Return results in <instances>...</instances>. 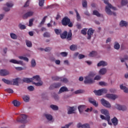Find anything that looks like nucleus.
<instances>
[{
    "label": "nucleus",
    "instance_id": "obj_27",
    "mask_svg": "<svg viewBox=\"0 0 128 128\" xmlns=\"http://www.w3.org/2000/svg\"><path fill=\"white\" fill-rule=\"evenodd\" d=\"M120 90H122L124 92H128V89L126 87V86H124V85L121 84L120 85Z\"/></svg>",
    "mask_w": 128,
    "mask_h": 128
},
{
    "label": "nucleus",
    "instance_id": "obj_16",
    "mask_svg": "<svg viewBox=\"0 0 128 128\" xmlns=\"http://www.w3.org/2000/svg\"><path fill=\"white\" fill-rule=\"evenodd\" d=\"M64 92H68V89L66 86H62L59 90L58 94H60Z\"/></svg>",
    "mask_w": 128,
    "mask_h": 128
},
{
    "label": "nucleus",
    "instance_id": "obj_12",
    "mask_svg": "<svg viewBox=\"0 0 128 128\" xmlns=\"http://www.w3.org/2000/svg\"><path fill=\"white\" fill-rule=\"evenodd\" d=\"M87 34L88 36L87 37L88 40H90L92 38V36L94 34V30H92V28H90L88 30Z\"/></svg>",
    "mask_w": 128,
    "mask_h": 128
},
{
    "label": "nucleus",
    "instance_id": "obj_30",
    "mask_svg": "<svg viewBox=\"0 0 128 128\" xmlns=\"http://www.w3.org/2000/svg\"><path fill=\"white\" fill-rule=\"evenodd\" d=\"M10 36L12 40H17L18 36L14 33H10Z\"/></svg>",
    "mask_w": 128,
    "mask_h": 128
},
{
    "label": "nucleus",
    "instance_id": "obj_1",
    "mask_svg": "<svg viewBox=\"0 0 128 128\" xmlns=\"http://www.w3.org/2000/svg\"><path fill=\"white\" fill-rule=\"evenodd\" d=\"M94 76H96L94 72H90L88 76L84 77V84H94V82L93 78Z\"/></svg>",
    "mask_w": 128,
    "mask_h": 128
},
{
    "label": "nucleus",
    "instance_id": "obj_28",
    "mask_svg": "<svg viewBox=\"0 0 128 128\" xmlns=\"http://www.w3.org/2000/svg\"><path fill=\"white\" fill-rule=\"evenodd\" d=\"M120 26H128V23L126 21L121 20L120 24Z\"/></svg>",
    "mask_w": 128,
    "mask_h": 128
},
{
    "label": "nucleus",
    "instance_id": "obj_5",
    "mask_svg": "<svg viewBox=\"0 0 128 128\" xmlns=\"http://www.w3.org/2000/svg\"><path fill=\"white\" fill-rule=\"evenodd\" d=\"M100 102L104 106H105V108H110L112 106L110 104V102H108V101L106 100L104 98L101 99Z\"/></svg>",
    "mask_w": 128,
    "mask_h": 128
},
{
    "label": "nucleus",
    "instance_id": "obj_51",
    "mask_svg": "<svg viewBox=\"0 0 128 128\" xmlns=\"http://www.w3.org/2000/svg\"><path fill=\"white\" fill-rule=\"evenodd\" d=\"M5 92H6L8 94H12L14 92V90L10 88H7L5 90Z\"/></svg>",
    "mask_w": 128,
    "mask_h": 128
},
{
    "label": "nucleus",
    "instance_id": "obj_9",
    "mask_svg": "<svg viewBox=\"0 0 128 128\" xmlns=\"http://www.w3.org/2000/svg\"><path fill=\"white\" fill-rule=\"evenodd\" d=\"M10 74V71L6 70H0V76H8Z\"/></svg>",
    "mask_w": 128,
    "mask_h": 128
},
{
    "label": "nucleus",
    "instance_id": "obj_63",
    "mask_svg": "<svg viewBox=\"0 0 128 128\" xmlns=\"http://www.w3.org/2000/svg\"><path fill=\"white\" fill-rule=\"evenodd\" d=\"M4 10L5 12H10V8L9 7H4Z\"/></svg>",
    "mask_w": 128,
    "mask_h": 128
},
{
    "label": "nucleus",
    "instance_id": "obj_11",
    "mask_svg": "<svg viewBox=\"0 0 128 128\" xmlns=\"http://www.w3.org/2000/svg\"><path fill=\"white\" fill-rule=\"evenodd\" d=\"M115 108L118 110H126V106H122V105H120L118 104H116L115 105Z\"/></svg>",
    "mask_w": 128,
    "mask_h": 128
},
{
    "label": "nucleus",
    "instance_id": "obj_24",
    "mask_svg": "<svg viewBox=\"0 0 128 128\" xmlns=\"http://www.w3.org/2000/svg\"><path fill=\"white\" fill-rule=\"evenodd\" d=\"M2 82H4V84H11L12 85V81H10L8 80H6V78L2 79Z\"/></svg>",
    "mask_w": 128,
    "mask_h": 128
},
{
    "label": "nucleus",
    "instance_id": "obj_8",
    "mask_svg": "<svg viewBox=\"0 0 128 128\" xmlns=\"http://www.w3.org/2000/svg\"><path fill=\"white\" fill-rule=\"evenodd\" d=\"M100 118L102 120H107L108 124L110 126H112V123L110 122V116H106V117L103 115H100Z\"/></svg>",
    "mask_w": 128,
    "mask_h": 128
},
{
    "label": "nucleus",
    "instance_id": "obj_53",
    "mask_svg": "<svg viewBox=\"0 0 128 128\" xmlns=\"http://www.w3.org/2000/svg\"><path fill=\"white\" fill-rule=\"evenodd\" d=\"M128 0H122L121 2L122 6H126V4H128Z\"/></svg>",
    "mask_w": 128,
    "mask_h": 128
},
{
    "label": "nucleus",
    "instance_id": "obj_3",
    "mask_svg": "<svg viewBox=\"0 0 128 128\" xmlns=\"http://www.w3.org/2000/svg\"><path fill=\"white\" fill-rule=\"evenodd\" d=\"M62 26H68L69 28H72L74 26L72 22H70V19L68 18V17H64L62 18Z\"/></svg>",
    "mask_w": 128,
    "mask_h": 128
},
{
    "label": "nucleus",
    "instance_id": "obj_6",
    "mask_svg": "<svg viewBox=\"0 0 128 128\" xmlns=\"http://www.w3.org/2000/svg\"><path fill=\"white\" fill-rule=\"evenodd\" d=\"M62 86V83L60 82H57V83H54L52 84L50 87V90H54V88H60Z\"/></svg>",
    "mask_w": 128,
    "mask_h": 128
},
{
    "label": "nucleus",
    "instance_id": "obj_7",
    "mask_svg": "<svg viewBox=\"0 0 128 128\" xmlns=\"http://www.w3.org/2000/svg\"><path fill=\"white\" fill-rule=\"evenodd\" d=\"M21 119L20 120H17V122H20L22 124L26 123V118L28 116L26 114H22L20 116Z\"/></svg>",
    "mask_w": 128,
    "mask_h": 128
},
{
    "label": "nucleus",
    "instance_id": "obj_60",
    "mask_svg": "<svg viewBox=\"0 0 128 128\" xmlns=\"http://www.w3.org/2000/svg\"><path fill=\"white\" fill-rule=\"evenodd\" d=\"M61 56H68V53L66 52H62L60 53Z\"/></svg>",
    "mask_w": 128,
    "mask_h": 128
},
{
    "label": "nucleus",
    "instance_id": "obj_2",
    "mask_svg": "<svg viewBox=\"0 0 128 128\" xmlns=\"http://www.w3.org/2000/svg\"><path fill=\"white\" fill-rule=\"evenodd\" d=\"M60 36L62 40L66 38L68 40H71L72 36V30H69L68 34V32L64 31L62 34H60Z\"/></svg>",
    "mask_w": 128,
    "mask_h": 128
},
{
    "label": "nucleus",
    "instance_id": "obj_23",
    "mask_svg": "<svg viewBox=\"0 0 128 128\" xmlns=\"http://www.w3.org/2000/svg\"><path fill=\"white\" fill-rule=\"evenodd\" d=\"M18 80H20V78H18L13 79L12 80V84H13V86H18Z\"/></svg>",
    "mask_w": 128,
    "mask_h": 128
},
{
    "label": "nucleus",
    "instance_id": "obj_56",
    "mask_svg": "<svg viewBox=\"0 0 128 128\" xmlns=\"http://www.w3.org/2000/svg\"><path fill=\"white\" fill-rule=\"evenodd\" d=\"M48 18L47 16H44V18H42V20L41 21L40 24H44V22H46V19Z\"/></svg>",
    "mask_w": 128,
    "mask_h": 128
},
{
    "label": "nucleus",
    "instance_id": "obj_62",
    "mask_svg": "<svg viewBox=\"0 0 128 128\" xmlns=\"http://www.w3.org/2000/svg\"><path fill=\"white\" fill-rule=\"evenodd\" d=\"M100 80V76H96L94 78V80Z\"/></svg>",
    "mask_w": 128,
    "mask_h": 128
},
{
    "label": "nucleus",
    "instance_id": "obj_38",
    "mask_svg": "<svg viewBox=\"0 0 128 128\" xmlns=\"http://www.w3.org/2000/svg\"><path fill=\"white\" fill-rule=\"evenodd\" d=\"M82 6L83 8H88V2H86V0H82Z\"/></svg>",
    "mask_w": 128,
    "mask_h": 128
},
{
    "label": "nucleus",
    "instance_id": "obj_57",
    "mask_svg": "<svg viewBox=\"0 0 128 128\" xmlns=\"http://www.w3.org/2000/svg\"><path fill=\"white\" fill-rule=\"evenodd\" d=\"M82 128H90V124H82Z\"/></svg>",
    "mask_w": 128,
    "mask_h": 128
},
{
    "label": "nucleus",
    "instance_id": "obj_54",
    "mask_svg": "<svg viewBox=\"0 0 128 128\" xmlns=\"http://www.w3.org/2000/svg\"><path fill=\"white\" fill-rule=\"evenodd\" d=\"M18 27L20 30H26V26L22 24H20Z\"/></svg>",
    "mask_w": 128,
    "mask_h": 128
},
{
    "label": "nucleus",
    "instance_id": "obj_48",
    "mask_svg": "<svg viewBox=\"0 0 128 128\" xmlns=\"http://www.w3.org/2000/svg\"><path fill=\"white\" fill-rule=\"evenodd\" d=\"M72 124H73L72 122H70L68 124H66L64 126H62L61 128H70V126H72Z\"/></svg>",
    "mask_w": 128,
    "mask_h": 128
},
{
    "label": "nucleus",
    "instance_id": "obj_45",
    "mask_svg": "<svg viewBox=\"0 0 128 128\" xmlns=\"http://www.w3.org/2000/svg\"><path fill=\"white\" fill-rule=\"evenodd\" d=\"M6 6L8 8H12L14 6V3L12 2H6Z\"/></svg>",
    "mask_w": 128,
    "mask_h": 128
},
{
    "label": "nucleus",
    "instance_id": "obj_14",
    "mask_svg": "<svg viewBox=\"0 0 128 128\" xmlns=\"http://www.w3.org/2000/svg\"><path fill=\"white\" fill-rule=\"evenodd\" d=\"M86 106L84 105H80L78 106V110L80 114H82L84 110H86Z\"/></svg>",
    "mask_w": 128,
    "mask_h": 128
},
{
    "label": "nucleus",
    "instance_id": "obj_35",
    "mask_svg": "<svg viewBox=\"0 0 128 128\" xmlns=\"http://www.w3.org/2000/svg\"><path fill=\"white\" fill-rule=\"evenodd\" d=\"M55 34H57L58 36V34H62V30L61 29H57V28H55L54 29Z\"/></svg>",
    "mask_w": 128,
    "mask_h": 128
},
{
    "label": "nucleus",
    "instance_id": "obj_25",
    "mask_svg": "<svg viewBox=\"0 0 128 128\" xmlns=\"http://www.w3.org/2000/svg\"><path fill=\"white\" fill-rule=\"evenodd\" d=\"M74 106L70 107L68 112V114H74Z\"/></svg>",
    "mask_w": 128,
    "mask_h": 128
},
{
    "label": "nucleus",
    "instance_id": "obj_40",
    "mask_svg": "<svg viewBox=\"0 0 128 128\" xmlns=\"http://www.w3.org/2000/svg\"><path fill=\"white\" fill-rule=\"evenodd\" d=\"M60 82H64V84H66L68 82V80L66 78L64 77H60Z\"/></svg>",
    "mask_w": 128,
    "mask_h": 128
},
{
    "label": "nucleus",
    "instance_id": "obj_20",
    "mask_svg": "<svg viewBox=\"0 0 128 128\" xmlns=\"http://www.w3.org/2000/svg\"><path fill=\"white\" fill-rule=\"evenodd\" d=\"M98 66H108V63L104 61H100L98 64Z\"/></svg>",
    "mask_w": 128,
    "mask_h": 128
},
{
    "label": "nucleus",
    "instance_id": "obj_32",
    "mask_svg": "<svg viewBox=\"0 0 128 128\" xmlns=\"http://www.w3.org/2000/svg\"><path fill=\"white\" fill-rule=\"evenodd\" d=\"M33 84H34V86H41L43 82L42 81H41V80H40V81H39L38 82H33Z\"/></svg>",
    "mask_w": 128,
    "mask_h": 128
},
{
    "label": "nucleus",
    "instance_id": "obj_19",
    "mask_svg": "<svg viewBox=\"0 0 128 128\" xmlns=\"http://www.w3.org/2000/svg\"><path fill=\"white\" fill-rule=\"evenodd\" d=\"M100 112L102 114H104L106 116H110V114L108 113V110L105 109H102L100 110Z\"/></svg>",
    "mask_w": 128,
    "mask_h": 128
},
{
    "label": "nucleus",
    "instance_id": "obj_33",
    "mask_svg": "<svg viewBox=\"0 0 128 128\" xmlns=\"http://www.w3.org/2000/svg\"><path fill=\"white\" fill-rule=\"evenodd\" d=\"M45 116L48 120H52V116L50 114H46Z\"/></svg>",
    "mask_w": 128,
    "mask_h": 128
},
{
    "label": "nucleus",
    "instance_id": "obj_43",
    "mask_svg": "<svg viewBox=\"0 0 128 128\" xmlns=\"http://www.w3.org/2000/svg\"><path fill=\"white\" fill-rule=\"evenodd\" d=\"M31 66L32 68H34V66H36V60H34V59H32L31 61Z\"/></svg>",
    "mask_w": 128,
    "mask_h": 128
},
{
    "label": "nucleus",
    "instance_id": "obj_49",
    "mask_svg": "<svg viewBox=\"0 0 128 128\" xmlns=\"http://www.w3.org/2000/svg\"><path fill=\"white\" fill-rule=\"evenodd\" d=\"M87 30H88L87 28H84V29L81 30V34H84V36H86V34Z\"/></svg>",
    "mask_w": 128,
    "mask_h": 128
},
{
    "label": "nucleus",
    "instance_id": "obj_22",
    "mask_svg": "<svg viewBox=\"0 0 128 128\" xmlns=\"http://www.w3.org/2000/svg\"><path fill=\"white\" fill-rule=\"evenodd\" d=\"M106 72H107L106 68H102L100 70L99 74H100L104 75L106 73Z\"/></svg>",
    "mask_w": 128,
    "mask_h": 128
},
{
    "label": "nucleus",
    "instance_id": "obj_31",
    "mask_svg": "<svg viewBox=\"0 0 128 128\" xmlns=\"http://www.w3.org/2000/svg\"><path fill=\"white\" fill-rule=\"evenodd\" d=\"M26 44L28 48H32V42L28 40H26Z\"/></svg>",
    "mask_w": 128,
    "mask_h": 128
},
{
    "label": "nucleus",
    "instance_id": "obj_59",
    "mask_svg": "<svg viewBox=\"0 0 128 128\" xmlns=\"http://www.w3.org/2000/svg\"><path fill=\"white\" fill-rule=\"evenodd\" d=\"M28 90H30V92H32V90H34V88L30 86L28 87Z\"/></svg>",
    "mask_w": 128,
    "mask_h": 128
},
{
    "label": "nucleus",
    "instance_id": "obj_10",
    "mask_svg": "<svg viewBox=\"0 0 128 128\" xmlns=\"http://www.w3.org/2000/svg\"><path fill=\"white\" fill-rule=\"evenodd\" d=\"M34 16V12H28L24 15H23L22 18L24 20H26V18H30V16Z\"/></svg>",
    "mask_w": 128,
    "mask_h": 128
},
{
    "label": "nucleus",
    "instance_id": "obj_42",
    "mask_svg": "<svg viewBox=\"0 0 128 128\" xmlns=\"http://www.w3.org/2000/svg\"><path fill=\"white\" fill-rule=\"evenodd\" d=\"M120 46L118 42H116L115 44L114 45V48L116 50H119L120 48Z\"/></svg>",
    "mask_w": 128,
    "mask_h": 128
},
{
    "label": "nucleus",
    "instance_id": "obj_17",
    "mask_svg": "<svg viewBox=\"0 0 128 128\" xmlns=\"http://www.w3.org/2000/svg\"><path fill=\"white\" fill-rule=\"evenodd\" d=\"M10 62H11L12 64H22V62L20 60L18 61L14 59H12L10 60Z\"/></svg>",
    "mask_w": 128,
    "mask_h": 128
},
{
    "label": "nucleus",
    "instance_id": "obj_29",
    "mask_svg": "<svg viewBox=\"0 0 128 128\" xmlns=\"http://www.w3.org/2000/svg\"><path fill=\"white\" fill-rule=\"evenodd\" d=\"M12 104L14 106H20V102L16 100H14Z\"/></svg>",
    "mask_w": 128,
    "mask_h": 128
},
{
    "label": "nucleus",
    "instance_id": "obj_61",
    "mask_svg": "<svg viewBox=\"0 0 128 128\" xmlns=\"http://www.w3.org/2000/svg\"><path fill=\"white\" fill-rule=\"evenodd\" d=\"M74 94H82V90H77L75 91Z\"/></svg>",
    "mask_w": 128,
    "mask_h": 128
},
{
    "label": "nucleus",
    "instance_id": "obj_18",
    "mask_svg": "<svg viewBox=\"0 0 128 128\" xmlns=\"http://www.w3.org/2000/svg\"><path fill=\"white\" fill-rule=\"evenodd\" d=\"M32 79V82H40V77L39 76H33V78H31Z\"/></svg>",
    "mask_w": 128,
    "mask_h": 128
},
{
    "label": "nucleus",
    "instance_id": "obj_37",
    "mask_svg": "<svg viewBox=\"0 0 128 128\" xmlns=\"http://www.w3.org/2000/svg\"><path fill=\"white\" fill-rule=\"evenodd\" d=\"M96 54H98V52H96V51H92L89 54V56H90L92 58L94 56H96Z\"/></svg>",
    "mask_w": 128,
    "mask_h": 128
},
{
    "label": "nucleus",
    "instance_id": "obj_47",
    "mask_svg": "<svg viewBox=\"0 0 128 128\" xmlns=\"http://www.w3.org/2000/svg\"><path fill=\"white\" fill-rule=\"evenodd\" d=\"M75 12H76V14L77 20H80V14H78V10H75Z\"/></svg>",
    "mask_w": 128,
    "mask_h": 128
},
{
    "label": "nucleus",
    "instance_id": "obj_36",
    "mask_svg": "<svg viewBox=\"0 0 128 128\" xmlns=\"http://www.w3.org/2000/svg\"><path fill=\"white\" fill-rule=\"evenodd\" d=\"M23 100L26 102H30V97L28 96H22Z\"/></svg>",
    "mask_w": 128,
    "mask_h": 128
},
{
    "label": "nucleus",
    "instance_id": "obj_15",
    "mask_svg": "<svg viewBox=\"0 0 128 128\" xmlns=\"http://www.w3.org/2000/svg\"><path fill=\"white\" fill-rule=\"evenodd\" d=\"M111 122L113 124V126H116L118 124V120L116 117H114L113 118H112L111 120Z\"/></svg>",
    "mask_w": 128,
    "mask_h": 128
},
{
    "label": "nucleus",
    "instance_id": "obj_41",
    "mask_svg": "<svg viewBox=\"0 0 128 128\" xmlns=\"http://www.w3.org/2000/svg\"><path fill=\"white\" fill-rule=\"evenodd\" d=\"M120 60H121V62H125V60H128V55H125L124 56V58H120Z\"/></svg>",
    "mask_w": 128,
    "mask_h": 128
},
{
    "label": "nucleus",
    "instance_id": "obj_13",
    "mask_svg": "<svg viewBox=\"0 0 128 128\" xmlns=\"http://www.w3.org/2000/svg\"><path fill=\"white\" fill-rule=\"evenodd\" d=\"M106 98H110V100H116L118 98V96L114 94H106Z\"/></svg>",
    "mask_w": 128,
    "mask_h": 128
},
{
    "label": "nucleus",
    "instance_id": "obj_46",
    "mask_svg": "<svg viewBox=\"0 0 128 128\" xmlns=\"http://www.w3.org/2000/svg\"><path fill=\"white\" fill-rule=\"evenodd\" d=\"M76 48H77V46L74 44H72L71 46H70V50H76Z\"/></svg>",
    "mask_w": 128,
    "mask_h": 128
},
{
    "label": "nucleus",
    "instance_id": "obj_26",
    "mask_svg": "<svg viewBox=\"0 0 128 128\" xmlns=\"http://www.w3.org/2000/svg\"><path fill=\"white\" fill-rule=\"evenodd\" d=\"M24 82H26L29 84V82H32V78H24L22 80Z\"/></svg>",
    "mask_w": 128,
    "mask_h": 128
},
{
    "label": "nucleus",
    "instance_id": "obj_52",
    "mask_svg": "<svg viewBox=\"0 0 128 128\" xmlns=\"http://www.w3.org/2000/svg\"><path fill=\"white\" fill-rule=\"evenodd\" d=\"M52 79L53 80H60V78L58 77V76H53L52 77Z\"/></svg>",
    "mask_w": 128,
    "mask_h": 128
},
{
    "label": "nucleus",
    "instance_id": "obj_58",
    "mask_svg": "<svg viewBox=\"0 0 128 128\" xmlns=\"http://www.w3.org/2000/svg\"><path fill=\"white\" fill-rule=\"evenodd\" d=\"M34 24V19H30L29 20V26H32Z\"/></svg>",
    "mask_w": 128,
    "mask_h": 128
},
{
    "label": "nucleus",
    "instance_id": "obj_34",
    "mask_svg": "<svg viewBox=\"0 0 128 128\" xmlns=\"http://www.w3.org/2000/svg\"><path fill=\"white\" fill-rule=\"evenodd\" d=\"M93 15L96 16L98 18H100V12L98 10H94L93 11Z\"/></svg>",
    "mask_w": 128,
    "mask_h": 128
},
{
    "label": "nucleus",
    "instance_id": "obj_4",
    "mask_svg": "<svg viewBox=\"0 0 128 128\" xmlns=\"http://www.w3.org/2000/svg\"><path fill=\"white\" fill-rule=\"evenodd\" d=\"M94 92L96 96H102L103 94H106L108 90L106 88H102L99 90H94Z\"/></svg>",
    "mask_w": 128,
    "mask_h": 128
},
{
    "label": "nucleus",
    "instance_id": "obj_39",
    "mask_svg": "<svg viewBox=\"0 0 128 128\" xmlns=\"http://www.w3.org/2000/svg\"><path fill=\"white\" fill-rule=\"evenodd\" d=\"M50 107L54 110H58V106H56V105L52 104V105H50Z\"/></svg>",
    "mask_w": 128,
    "mask_h": 128
},
{
    "label": "nucleus",
    "instance_id": "obj_64",
    "mask_svg": "<svg viewBox=\"0 0 128 128\" xmlns=\"http://www.w3.org/2000/svg\"><path fill=\"white\" fill-rule=\"evenodd\" d=\"M99 84H100V86H106V83L105 82H99Z\"/></svg>",
    "mask_w": 128,
    "mask_h": 128
},
{
    "label": "nucleus",
    "instance_id": "obj_21",
    "mask_svg": "<svg viewBox=\"0 0 128 128\" xmlns=\"http://www.w3.org/2000/svg\"><path fill=\"white\" fill-rule=\"evenodd\" d=\"M89 102L90 104H92L94 106H96L97 108V106H98V103L96 102V100H93L92 99L89 100Z\"/></svg>",
    "mask_w": 128,
    "mask_h": 128
},
{
    "label": "nucleus",
    "instance_id": "obj_50",
    "mask_svg": "<svg viewBox=\"0 0 128 128\" xmlns=\"http://www.w3.org/2000/svg\"><path fill=\"white\" fill-rule=\"evenodd\" d=\"M43 36L44 38H50V33L46 32L44 34Z\"/></svg>",
    "mask_w": 128,
    "mask_h": 128
},
{
    "label": "nucleus",
    "instance_id": "obj_55",
    "mask_svg": "<svg viewBox=\"0 0 128 128\" xmlns=\"http://www.w3.org/2000/svg\"><path fill=\"white\" fill-rule=\"evenodd\" d=\"M44 4V0H39V6H43Z\"/></svg>",
    "mask_w": 128,
    "mask_h": 128
},
{
    "label": "nucleus",
    "instance_id": "obj_44",
    "mask_svg": "<svg viewBox=\"0 0 128 128\" xmlns=\"http://www.w3.org/2000/svg\"><path fill=\"white\" fill-rule=\"evenodd\" d=\"M20 60H25V62H28V58L26 57H24L22 56H18Z\"/></svg>",
    "mask_w": 128,
    "mask_h": 128
}]
</instances>
